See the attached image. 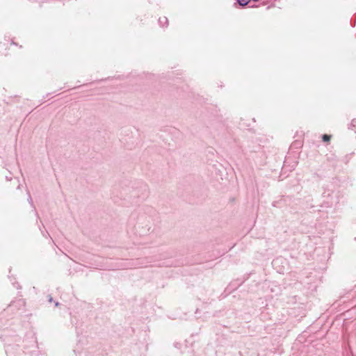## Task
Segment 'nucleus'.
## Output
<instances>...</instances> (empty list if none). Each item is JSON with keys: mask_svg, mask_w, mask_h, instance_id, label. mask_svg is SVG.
Here are the masks:
<instances>
[{"mask_svg": "<svg viewBox=\"0 0 356 356\" xmlns=\"http://www.w3.org/2000/svg\"><path fill=\"white\" fill-rule=\"evenodd\" d=\"M159 22L161 26H164L168 24V19L165 17H161L159 19Z\"/></svg>", "mask_w": 356, "mask_h": 356, "instance_id": "nucleus-1", "label": "nucleus"}, {"mask_svg": "<svg viewBox=\"0 0 356 356\" xmlns=\"http://www.w3.org/2000/svg\"><path fill=\"white\" fill-rule=\"evenodd\" d=\"M249 2L250 0H238V3L243 6H246Z\"/></svg>", "mask_w": 356, "mask_h": 356, "instance_id": "nucleus-2", "label": "nucleus"}, {"mask_svg": "<svg viewBox=\"0 0 356 356\" xmlns=\"http://www.w3.org/2000/svg\"><path fill=\"white\" fill-rule=\"evenodd\" d=\"M330 139V136L327 135V134H324L323 136V141L327 142V141H329Z\"/></svg>", "mask_w": 356, "mask_h": 356, "instance_id": "nucleus-3", "label": "nucleus"}, {"mask_svg": "<svg viewBox=\"0 0 356 356\" xmlns=\"http://www.w3.org/2000/svg\"><path fill=\"white\" fill-rule=\"evenodd\" d=\"M28 200H29V202L30 203H32V198H31V195H29V199H28Z\"/></svg>", "mask_w": 356, "mask_h": 356, "instance_id": "nucleus-4", "label": "nucleus"}, {"mask_svg": "<svg viewBox=\"0 0 356 356\" xmlns=\"http://www.w3.org/2000/svg\"><path fill=\"white\" fill-rule=\"evenodd\" d=\"M254 1H258L259 0H253Z\"/></svg>", "mask_w": 356, "mask_h": 356, "instance_id": "nucleus-5", "label": "nucleus"}]
</instances>
